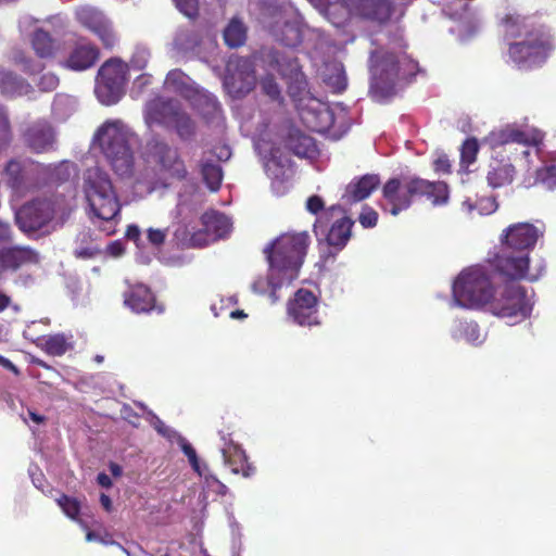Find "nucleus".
<instances>
[{
  "mask_svg": "<svg viewBox=\"0 0 556 556\" xmlns=\"http://www.w3.org/2000/svg\"><path fill=\"white\" fill-rule=\"evenodd\" d=\"M30 166L31 164L26 161H10L5 167L8 184L12 188H18L26 179Z\"/></svg>",
  "mask_w": 556,
  "mask_h": 556,
  "instance_id": "79ce46f5",
  "label": "nucleus"
},
{
  "mask_svg": "<svg viewBox=\"0 0 556 556\" xmlns=\"http://www.w3.org/2000/svg\"><path fill=\"white\" fill-rule=\"evenodd\" d=\"M415 195H425L433 205H443L448 200V188L443 181L431 182L415 176L392 178L382 188L381 208L396 216L410 206Z\"/></svg>",
  "mask_w": 556,
  "mask_h": 556,
  "instance_id": "20e7f679",
  "label": "nucleus"
},
{
  "mask_svg": "<svg viewBox=\"0 0 556 556\" xmlns=\"http://www.w3.org/2000/svg\"><path fill=\"white\" fill-rule=\"evenodd\" d=\"M506 36L522 38L510 43L509 59L520 68H532L541 65L553 49L551 35L542 29L530 30L526 20L519 15H508L504 20Z\"/></svg>",
  "mask_w": 556,
  "mask_h": 556,
  "instance_id": "7ed1b4c3",
  "label": "nucleus"
},
{
  "mask_svg": "<svg viewBox=\"0 0 556 556\" xmlns=\"http://www.w3.org/2000/svg\"><path fill=\"white\" fill-rule=\"evenodd\" d=\"M152 76L149 74H142L138 76L134 81V90L141 92L146 86L151 84Z\"/></svg>",
  "mask_w": 556,
  "mask_h": 556,
  "instance_id": "774afa93",
  "label": "nucleus"
},
{
  "mask_svg": "<svg viewBox=\"0 0 556 556\" xmlns=\"http://www.w3.org/2000/svg\"><path fill=\"white\" fill-rule=\"evenodd\" d=\"M489 276L482 267L463 270L453 283V305L465 308L484 307L492 293Z\"/></svg>",
  "mask_w": 556,
  "mask_h": 556,
  "instance_id": "6e6552de",
  "label": "nucleus"
},
{
  "mask_svg": "<svg viewBox=\"0 0 556 556\" xmlns=\"http://www.w3.org/2000/svg\"><path fill=\"white\" fill-rule=\"evenodd\" d=\"M484 307L493 315L516 324L530 315L532 304L523 288L510 283L493 289Z\"/></svg>",
  "mask_w": 556,
  "mask_h": 556,
  "instance_id": "1a4fd4ad",
  "label": "nucleus"
},
{
  "mask_svg": "<svg viewBox=\"0 0 556 556\" xmlns=\"http://www.w3.org/2000/svg\"><path fill=\"white\" fill-rule=\"evenodd\" d=\"M497 204L494 199H484L479 203V212L480 214H491L496 211Z\"/></svg>",
  "mask_w": 556,
  "mask_h": 556,
  "instance_id": "0e129e2a",
  "label": "nucleus"
},
{
  "mask_svg": "<svg viewBox=\"0 0 556 556\" xmlns=\"http://www.w3.org/2000/svg\"><path fill=\"white\" fill-rule=\"evenodd\" d=\"M189 101L205 118L214 119L218 117L220 105L211 92L198 87L197 92L193 93V99Z\"/></svg>",
  "mask_w": 556,
  "mask_h": 556,
  "instance_id": "2f4dec72",
  "label": "nucleus"
},
{
  "mask_svg": "<svg viewBox=\"0 0 556 556\" xmlns=\"http://www.w3.org/2000/svg\"><path fill=\"white\" fill-rule=\"evenodd\" d=\"M173 122L167 127H173L181 139H189L194 132V124L191 118L180 110L178 105L173 111Z\"/></svg>",
  "mask_w": 556,
  "mask_h": 556,
  "instance_id": "37998d69",
  "label": "nucleus"
},
{
  "mask_svg": "<svg viewBox=\"0 0 556 556\" xmlns=\"http://www.w3.org/2000/svg\"><path fill=\"white\" fill-rule=\"evenodd\" d=\"M99 58L98 49L91 43L79 40L71 51L64 65L73 71H85L91 67Z\"/></svg>",
  "mask_w": 556,
  "mask_h": 556,
  "instance_id": "393cba45",
  "label": "nucleus"
},
{
  "mask_svg": "<svg viewBox=\"0 0 556 556\" xmlns=\"http://www.w3.org/2000/svg\"><path fill=\"white\" fill-rule=\"evenodd\" d=\"M176 441L177 443L179 444L181 451L184 452V454L188 457L189 459V463L191 465V467L193 468V470L199 475V476H202L203 475V471H202V466L198 459V456H197V453H195V450L192 447V445L184 438L181 437L180 434L177 435L176 438Z\"/></svg>",
  "mask_w": 556,
  "mask_h": 556,
  "instance_id": "de8ad7c7",
  "label": "nucleus"
},
{
  "mask_svg": "<svg viewBox=\"0 0 556 556\" xmlns=\"http://www.w3.org/2000/svg\"><path fill=\"white\" fill-rule=\"evenodd\" d=\"M354 9L362 17L378 23L386 22L392 12L388 0H356Z\"/></svg>",
  "mask_w": 556,
  "mask_h": 556,
  "instance_id": "a878e982",
  "label": "nucleus"
},
{
  "mask_svg": "<svg viewBox=\"0 0 556 556\" xmlns=\"http://www.w3.org/2000/svg\"><path fill=\"white\" fill-rule=\"evenodd\" d=\"M452 336L456 340H465L472 345H479L485 340V333L473 321H456Z\"/></svg>",
  "mask_w": 556,
  "mask_h": 556,
  "instance_id": "f704fd0d",
  "label": "nucleus"
},
{
  "mask_svg": "<svg viewBox=\"0 0 556 556\" xmlns=\"http://www.w3.org/2000/svg\"><path fill=\"white\" fill-rule=\"evenodd\" d=\"M324 208V201L318 195H312L306 201V210L312 214H317Z\"/></svg>",
  "mask_w": 556,
  "mask_h": 556,
  "instance_id": "e2e57ef3",
  "label": "nucleus"
},
{
  "mask_svg": "<svg viewBox=\"0 0 556 556\" xmlns=\"http://www.w3.org/2000/svg\"><path fill=\"white\" fill-rule=\"evenodd\" d=\"M30 90V85L18 78L12 72L0 67V93L3 96H23Z\"/></svg>",
  "mask_w": 556,
  "mask_h": 556,
  "instance_id": "473e14b6",
  "label": "nucleus"
},
{
  "mask_svg": "<svg viewBox=\"0 0 556 556\" xmlns=\"http://www.w3.org/2000/svg\"><path fill=\"white\" fill-rule=\"evenodd\" d=\"M78 189L83 194L88 217L93 223H108L106 235L114 233L122 204L110 175L99 166H91L83 173Z\"/></svg>",
  "mask_w": 556,
  "mask_h": 556,
  "instance_id": "f257e3e1",
  "label": "nucleus"
},
{
  "mask_svg": "<svg viewBox=\"0 0 556 556\" xmlns=\"http://www.w3.org/2000/svg\"><path fill=\"white\" fill-rule=\"evenodd\" d=\"M164 86L168 91L179 93L187 100L193 99V93L197 92L198 88L192 79L180 70L170 71L166 76Z\"/></svg>",
  "mask_w": 556,
  "mask_h": 556,
  "instance_id": "7c9ffc66",
  "label": "nucleus"
},
{
  "mask_svg": "<svg viewBox=\"0 0 556 556\" xmlns=\"http://www.w3.org/2000/svg\"><path fill=\"white\" fill-rule=\"evenodd\" d=\"M151 424L152 426L154 427V429L160 433L162 434L163 437H166L167 439L169 440H176L177 435H179V433L177 431H175L174 429L167 427L157 416L155 415H152V420H151Z\"/></svg>",
  "mask_w": 556,
  "mask_h": 556,
  "instance_id": "5fc2aeb1",
  "label": "nucleus"
},
{
  "mask_svg": "<svg viewBox=\"0 0 556 556\" xmlns=\"http://www.w3.org/2000/svg\"><path fill=\"white\" fill-rule=\"evenodd\" d=\"M379 184L380 179L377 175H365L352 180L342 195V204L348 205L367 199Z\"/></svg>",
  "mask_w": 556,
  "mask_h": 556,
  "instance_id": "b1692460",
  "label": "nucleus"
},
{
  "mask_svg": "<svg viewBox=\"0 0 556 556\" xmlns=\"http://www.w3.org/2000/svg\"><path fill=\"white\" fill-rule=\"evenodd\" d=\"M72 212V205L62 195L37 199L24 205L16 213V223L25 232L36 231L45 226L62 225Z\"/></svg>",
  "mask_w": 556,
  "mask_h": 556,
  "instance_id": "0eeeda50",
  "label": "nucleus"
},
{
  "mask_svg": "<svg viewBox=\"0 0 556 556\" xmlns=\"http://www.w3.org/2000/svg\"><path fill=\"white\" fill-rule=\"evenodd\" d=\"M25 140L33 151L48 152L54 149L55 134L47 122H37L27 129Z\"/></svg>",
  "mask_w": 556,
  "mask_h": 556,
  "instance_id": "4be33fe9",
  "label": "nucleus"
},
{
  "mask_svg": "<svg viewBox=\"0 0 556 556\" xmlns=\"http://www.w3.org/2000/svg\"><path fill=\"white\" fill-rule=\"evenodd\" d=\"M261 87L263 91L271 99L278 98L280 93V89L273 76H266L265 78H263L261 81Z\"/></svg>",
  "mask_w": 556,
  "mask_h": 556,
  "instance_id": "4d7b16f0",
  "label": "nucleus"
},
{
  "mask_svg": "<svg viewBox=\"0 0 556 556\" xmlns=\"http://www.w3.org/2000/svg\"><path fill=\"white\" fill-rule=\"evenodd\" d=\"M59 85V78L53 73H45L39 81L38 86L42 91H51Z\"/></svg>",
  "mask_w": 556,
  "mask_h": 556,
  "instance_id": "bf43d9fd",
  "label": "nucleus"
},
{
  "mask_svg": "<svg viewBox=\"0 0 556 556\" xmlns=\"http://www.w3.org/2000/svg\"><path fill=\"white\" fill-rule=\"evenodd\" d=\"M159 185L166 186V179L142 181L138 178L136 180V187L140 193H151Z\"/></svg>",
  "mask_w": 556,
  "mask_h": 556,
  "instance_id": "052dcab7",
  "label": "nucleus"
},
{
  "mask_svg": "<svg viewBox=\"0 0 556 556\" xmlns=\"http://www.w3.org/2000/svg\"><path fill=\"white\" fill-rule=\"evenodd\" d=\"M200 166L205 184L210 190L216 191L223 179V172L219 164L215 163L211 157L205 156L202 159Z\"/></svg>",
  "mask_w": 556,
  "mask_h": 556,
  "instance_id": "a19ab883",
  "label": "nucleus"
},
{
  "mask_svg": "<svg viewBox=\"0 0 556 556\" xmlns=\"http://www.w3.org/2000/svg\"><path fill=\"white\" fill-rule=\"evenodd\" d=\"M536 180L547 189L556 188V167L551 165L539 169L536 172Z\"/></svg>",
  "mask_w": 556,
  "mask_h": 556,
  "instance_id": "8fccbe9b",
  "label": "nucleus"
},
{
  "mask_svg": "<svg viewBox=\"0 0 556 556\" xmlns=\"http://www.w3.org/2000/svg\"><path fill=\"white\" fill-rule=\"evenodd\" d=\"M75 106L73 98L65 94H58L53 101V112L61 118L67 116Z\"/></svg>",
  "mask_w": 556,
  "mask_h": 556,
  "instance_id": "09e8293b",
  "label": "nucleus"
},
{
  "mask_svg": "<svg viewBox=\"0 0 556 556\" xmlns=\"http://www.w3.org/2000/svg\"><path fill=\"white\" fill-rule=\"evenodd\" d=\"M433 169L438 174H446L451 170V162L443 153H438L433 160Z\"/></svg>",
  "mask_w": 556,
  "mask_h": 556,
  "instance_id": "680f3d73",
  "label": "nucleus"
},
{
  "mask_svg": "<svg viewBox=\"0 0 556 556\" xmlns=\"http://www.w3.org/2000/svg\"><path fill=\"white\" fill-rule=\"evenodd\" d=\"M47 170L52 180L63 182L77 174V167L70 161H62L54 165H48Z\"/></svg>",
  "mask_w": 556,
  "mask_h": 556,
  "instance_id": "c03bdc74",
  "label": "nucleus"
},
{
  "mask_svg": "<svg viewBox=\"0 0 556 556\" xmlns=\"http://www.w3.org/2000/svg\"><path fill=\"white\" fill-rule=\"evenodd\" d=\"M21 417L23 418L24 422L28 425V421L31 420L36 425H40L45 422L46 418L43 415H40L36 413L33 409H27V415L21 414Z\"/></svg>",
  "mask_w": 556,
  "mask_h": 556,
  "instance_id": "69168bd1",
  "label": "nucleus"
},
{
  "mask_svg": "<svg viewBox=\"0 0 556 556\" xmlns=\"http://www.w3.org/2000/svg\"><path fill=\"white\" fill-rule=\"evenodd\" d=\"M149 59V50L143 47H137L130 59V67L137 71H141L147 66Z\"/></svg>",
  "mask_w": 556,
  "mask_h": 556,
  "instance_id": "3c124183",
  "label": "nucleus"
},
{
  "mask_svg": "<svg viewBox=\"0 0 556 556\" xmlns=\"http://www.w3.org/2000/svg\"><path fill=\"white\" fill-rule=\"evenodd\" d=\"M148 157L156 163L166 178L181 179L187 169L178 155V151L169 147L165 141L153 138L147 144Z\"/></svg>",
  "mask_w": 556,
  "mask_h": 556,
  "instance_id": "4468645a",
  "label": "nucleus"
},
{
  "mask_svg": "<svg viewBox=\"0 0 556 556\" xmlns=\"http://www.w3.org/2000/svg\"><path fill=\"white\" fill-rule=\"evenodd\" d=\"M479 151L478 141L475 138L467 139L460 149V168L467 170L476 162Z\"/></svg>",
  "mask_w": 556,
  "mask_h": 556,
  "instance_id": "49530a36",
  "label": "nucleus"
},
{
  "mask_svg": "<svg viewBox=\"0 0 556 556\" xmlns=\"http://www.w3.org/2000/svg\"><path fill=\"white\" fill-rule=\"evenodd\" d=\"M255 84L253 62L248 58H230L224 77L227 93L233 99L242 98L253 90Z\"/></svg>",
  "mask_w": 556,
  "mask_h": 556,
  "instance_id": "9b49d317",
  "label": "nucleus"
},
{
  "mask_svg": "<svg viewBox=\"0 0 556 556\" xmlns=\"http://www.w3.org/2000/svg\"><path fill=\"white\" fill-rule=\"evenodd\" d=\"M378 220V214L370 207H364L359 215V223L365 228H371L376 226Z\"/></svg>",
  "mask_w": 556,
  "mask_h": 556,
  "instance_id": "13d9d810",
  "label": "nucleus"
},
{
  "mask_svg": "<svg viewBox=\"0 0 556 556\" xmlns=\"http://www.w3.org/2000/svg\"><path fill=\"white\" fill-rule=\"evenodd\" d=\"M59 506L71 519H76L79 514V503L68 496H62L58 500Z\"/></svg>",
  "mask_w": 556,
  "mask_h": 556,
  "instance_id": "603ef678",
  "label": "nucleus"
},
{
  "mask_svg": "<svg viewBox=\"0 0 556 556\" xmlns=\"http://www.w3.org/2000/svg\"><path fill=\"white\" fill-rule=\"evenodd\" d=\"M128 66L119 59H110L99 68L94 93L104 105L117 103L125 93Z\"/></svg>",
  "mask_w": 556,
  "mask_h": 556,
  "instance_id": "9d476101",
  "label": "nucleus"
},
{
  "mask_svg": "<svg viewBox=\"0 0 556 556\" xmlns=\"http://www.w3.org/2000/svg\"><path fill=\"white\" fill-rule=\"evenodd\" d=\"M39 345L48 354L60 356L73 348L72 336L63 333L46 336L40 339Z\"/></svg>",
  "mask_w": 556,
  "mask_h": 556,
  "instance_id": "c9c22d12",
  "label": "nucleus"
},
{
  "mask_svg": "<svg viewBox=\"0 0 556 556\" xmlns=\"http://www.w3.org/2000/svg\"><path fill=\"white\" fill-rule=\"evenodd\" d=\"M167 237V229L149 228L147 230L148 241L155 248L161 247Z\"/></svg>",
  "mask_w": 556,
  "mask_h": 556,
  "instance_id": "6e6d98bb",
  "label": "nucleus"
},
{
  "mask_svg": "<svg viewBox=\"0 0 556 556\" xmlns=\"http://www.w3.org/2000/svg\"><path fill=\"white\" fill-rule=\"evenodd\" d=\"M125 304L135 313H146L154 307V295L143 285L135 286L126 295Z\"/></svg>",
  "mask_w": 556,
  "mask_h": 556,
  "instance_id": "c756f323",
  "label": "nucleus"
},
{
  "mask_svg": "<svg viewBox=\"0 0 556 556\" xmlns=\"http://www.w3.org/2000/svg\"><path fill=\"white\" fill-rule=\"evenodd\" d=\"M352 225L353 222L346 217L337 220L327 235L328 244L339 249L343 248L351 236Z\"/></svg>",
  "mask_w": 556,
  "mask_h": 556,
  "instance_id": "e433bc0d",
  "label": "nucleus"
},
{
  "mask_svg": "<svg viewBox=\"0 0 556 556\" xmlns=\"http://www.w3.org/2000/svg\"><path fill=\"white\" fill-rule=\"evenodd\" d=\"M275 35L287 47H295L302 40V30L295 22H286L281 31Z\"/></svg>",
  "mask_w": 556,
  "mask_h": 556,
  "instance_id": "a18cd8bd",
  "label": "nucleus"
},
{
  "mask_svg": "<svg viewBox=\"0 0 556 556\" xmlns=\"http://www.w3.org/2000/svg\"><path fill=\"white\" fill-rule=\"evenodd\" d=\"M255 148L265 159V170L273 180L274 190L283 192L280 186L293 175L289 156L283 154L280 148L271 146L263 135L256 139Z\"/></svg>",
  "mask_w": 556,
  "mask_h": 556,
  "instance_id": "f8f14e48",
  "label": "nucleus"
},
{
  "mask_svg": "<svg viewBox=\"0 0 556 556\" xmlns=\"http://www.w3.org/2000/svg\"><path fill=\"white\" fill-rule=\"evenodd\" d=\"M543 136L536 129L521 130L513 125L492 131L488 137L491 146H502L511 142L521 143L525 146H539L542 142Z\"/></svg>",
  "mask_w": 556,
  "mask_h": 556,
  "instance_id": "6ab92c4d",
  "label": "nucleus"
},
{
  "mask_svg": "<svg viewBox=\"0 0 556 556\" xmlns=\"http://www.w3.org/2000/svg\"><path fill=\"white\" fill-rule=\"evenodd\" d=\"M515 175V167L510 163L494 161L490 164L486 175L489 186L492 188H501L509 185Z\"/></svg>",
  "mask_w": 556,
  "mask_h": 556,
  "instance_id": "72a5a7b5",
  "label": "nucleus"
},
{
  "mask_svg": "<svg viewBox=\"0 0 556 556\" xmlns=\"http://www.w3.org/2000/svg\"><path fill=\"white\" fill-rule=\"evenodd\" d=\"M94 142L110 162L112 169L121 177H128L134 169V147L137 137L122 119L104 122L94 135Z\"/></svg>",
  "mask_w": 556,
  "mask_h": 556,
  "instance_id": "39448f33",
  "label": "nucleus"
},
{
  "mask_svg": "<svg viewBox=\"0 0 556 556\" xmlns=\"http://www.w3.org/2000/svg\"><path fill=\"white\" fill-rule=\"evenodd\" d=\"M31 47L39 58H51L58 47L51 36L41 28H37L31 37Z\"/></svg>",
  "mask_w": 556,
  "mask_h": 556,
  "instance_id": "4c0bfd02",
  "label": "nucleus"
},
{
  "mask_svg": "<svg viewBox=\"0 0 556 556\" xmlns=\"http://www.w3.org/2000/svg\"><path fill=\"white\" fill-rule=\"evenodd\" d=\"M174 100H164L156 98L147 103L144 110V119L148 126L154 124L167 126L173 122V111L178 106Z\"/></svg>",
  "mask_w": 556,
  "mask_h": 556,
  "instance_id": "5701e85b",
  "label": "nucleus"
},
{
  "mask_svg": "<svg viewBox=\"0 0 556 556\" xmlns=\"http://www.w3.org/2000/svg\"><path fill=\"white\" fill-rule=\"evenodd\" d=\"M222 440L224 443L220 451L224 464L236 475L241 473L245 478L251 477L255 469L248 463L245 452L239 445L235 444L231 439L226 438L225 434H222Z\"/></svg>",
  "mask_w": 556,
  "mask_h": 556,
  "instance_id": "aec40b11",
  "label": "nucleus"
},
{
  "mask_svg": "<svg viewBox=\"0 0 556 556\" xmlns=\"http://www.w3.org/2000/svg\"><path fill=\"white\" fill-rule=\"evenodd\" d=\"M543 229L529 223H517L503 230L500 241L504 249L527 252L534 248Z\"/></svg>",
  "mask_w": 556,
  "mask_h": 556,
  "instance_id": "dca6fc26",
  "label": "nucleus"
},
{
  "mask_svg": "<svg viewBox=\"0 0 556 556\" xmlns=\"http://www.w3.org/2000/svg\"><path fill=\"white\" fill-rule=\"evenodd\" d=\"M76 20L86 28L94 33L102 43L112 48L116 41L111 22L98 9L90 5H80L75 10Z\"/></svg>",
  "mask_w": 556,
  "mask_h": 556,
  "instance_id": "f3484780",
  "label": "nucleus"
},
{
  "mask_svg": "<svg viewBox=\"0 0 556 556\" xmlns=\"http://www.w3.org/2000/svg\"><path fill=\"white\" fill-rule=\"evenodd\" d=\"M324 80L336 92H342L345 90L348 79L343 65L339 62L327 64L324 71Z\"/></svg>",
  "mask_w": 556,
  "mask_h": 556,
  "instance_id": "58836bf2",
  "label": "nucleus"
},
{
  "mask_svg": "<svg viewBox=\"0 0 556 556\" xmlns=\"http://www.w3.org/2000/svg\"><path fill=\"white\" fill-rule=\"evenodd\" d=\"M276 63H277V67H278V71L282 74V75H288V74H296L298 71H299V64L295 60H291L289 63H288V68H285L283 65L281 64L280 60L279 59H276Z\"/></svg>",
  "mask_w": 556,
  "mask_h": 556,
  "instance_id": "338daca9",
  "label": "nucleus"
},
{
  "mask_svg": "<svg viewBox=\"0 0 556 556\" xmlns=\"http://www.w3.org/2000/svg\"><path fill=\"white\" fill-rule=\"evenodd\" d=\"M392 46L370 55L371 90L381 98L393 94L401 81L417 71V63L401 50L403 40L397 38Z\"/></svg>",
  "mask_w": 556,
  "mask_h": 556,
  "instance_id": "f03ea898",
  "label": "nucleus"
},
{
  "mask_svg": "<svg viewBox=\"0 0 556 556\" xmlns=\"http://www.w3.org/2000/svg\"><path fill=\"white\" fill-rule=\"evenodd\" d=\"M494 266L501 275L513 280L527 279L534 281L539 279L543 270V266L535 270L530 269L527 252L504 249L503 247L502 252L495 257Z\"/></svg>",
  "mask_w": 556,
  "mask_h": 556,
  "instance_id": "ddd939ff",
  "label": "nucleus"
},
{
  "mask_svg": "<svg viewBox=\"0 0 556 556\" xmlns=\"http://www.w3.org/2000/svg\"><path fill=\"white\" fill-rule=\"evenodd\" d=\"M296 108L303 124L313 131L325 132L334 124L333 111L316 98H301Z\"/></svg>",
  "mask_w": 556,
  "mask_h": 556,
  "instance_id": "2eb2a0df",
  "label": "nucleus"
},
{
  "mask_svg": "<svg viewBox=\"0 0 556 556\" xmlns=\"http://www.w3.org/2000/svg\"><path fill=\"white\" fill-rule=\"evenodd\" d=\"M176 8L187 17L193 18L198 14V0H174Z\"/></svg>",
  "mask_w": 556,
  "mask_h": 556,
  "instance_id": "864d4df0",
  "label": "nucleus"
},
{
  "mask_svg": "<svg viewBox=\"0 0 556 556\" xmlns=\"http://www.w3.org/2000/svg\"><path fill=\"white\" fill-rule=\"evenodd\" d=\"M0 262L3 268L17 269L21 266L37 263L38 255L25 247L4 248L0 251Z\"/></svg>",
  "mask_w": 556,
  "mask_h": 556,
  "instance_id": "bb28decb",
  "label": "nucleus"
},
{
  "mask_svg": "<svg viewBox=\"0 0 556 556\" xmlns=\"http://www.w3.org/2000/svg\"><path fill=\"white\" fill-rule=\"evenodd\" d=\"M288 315L300 326L318 325L317 298L306 289H300L288 303Z\"/></svg>",
  "mask_w": 556,
  "mask_h": 556,
  "instance_id": "a211bd4d",
  "label": "nucleus"
},
{
  "mask_svg": "<svg viewBox=\"0 0 556 556\" xmlns=\"http://www.w3.org/2000/svg\"><path fill=\"white\" fill-rule=\"evenodd\" d=\"M308 247L307 232L283 233L264 249L274 273L285 279H296Z\"/></svg>",
  "mask_w": 556,
  "mask_h": 556,
  "instance_id": "423d86ee",
  "label": "nucleus"
},
{
  "mask_svg": "<svg viewBox=\"0 0 556 556\" xmlns=\"http://www.w3.org/2000/svg\"><path fill=\"white\" fill-rule=\"evenodd\" d=\"M202 224L208 240L225 238L232 228L229 217L216 211H210L203 214Z\"/></svg>",
  "mask_w": 556,
  "mask_h": 556,
  "instance_id": "cd10ccee",
  "label": "nucleus"
},
{
  "mask_svg": "<svg viewBox=\"0 0 556 556\" xmlns=\"http://www.w3.org/2000/svg\"><path fill=\"white\" fill-rule=\"evenodd\" d=\"M224 40L229 48H238L247 40V27L239 17L230 20L224 29Z\"/></svg>",
  "mask_w": 556,
  "mask_h": 556,
  "instance_id": "ea45409f",
  "label": "nucleus"
},
{
  "mask_svg": "<svg viewBox=\"0 0 556 556\" xmlns=\"http://www.w3.org/2000/svg\"><path fill=\"white\" fill-rule=\"evenodd\" d=\"M286 146L300 157L313 159L318 152L313 138L295 128L290 129Z\"/></svg>",
  "mask_w": 556,
  "mask_h": 556,
  "instance_id": "c85d7f7f",
  "label": "nucleus"
},
{
  "mask_svg": "<svg viewBox=\"0 0 556 556\" xmlns=\"http://www.w3.org/2000/svg\"><path fill=\"white\" fill-rule=\"evenodd\" d=\"M294 279H285L282 273H274L270 265L265 275L257 276L251 283V290L260 295H266L270 299L271 303L279 300L278 291L290 285Z\"/></svg>",
  "mask_w": 556,
  "mask_h": 556,
  "instance_id": "412c9836",
  "label": "nucleus"
}]
</instances>
